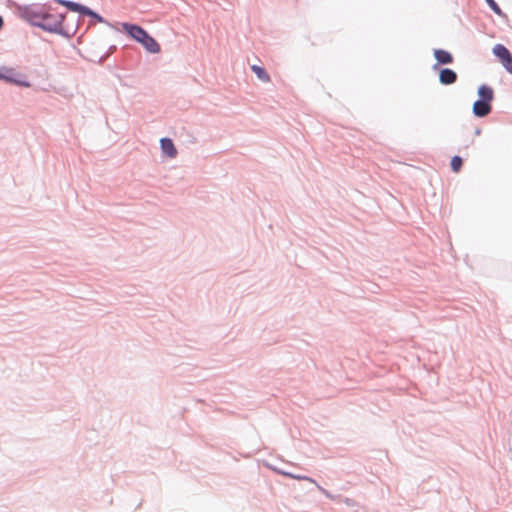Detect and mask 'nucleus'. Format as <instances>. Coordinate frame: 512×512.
<instances>
[{
    "instance_id": "1",
    "label": "nucleus",
    "mask_w": 512,
    "mask_h": 512,
    "mask_svg": "<svg viewBox=\"0 0 512 512\" xmlns=\"http://www.w3.org/2000/svg\"><path fill=\"white\" fill-rule=\"evenodd\" d=\"M122 28L130 37L142 44L148 52L153 54L160 52L161 48L158 42L142 27L130 23H123Z\"/></svg>"
},
{
    "instance_id": "2",
    "label": "nucleus",
    "mask_w": 512,
    "mask_h": 512,
    "mask_svg": "<svg viewBox=\"0 0 512 512\" xmlns=\"http://www.w3.org/2000/svg\"><path fill=\"white\" fill-rule=\"evenodd\" d=\"M64 19V15L46 10L44 16H42V21L38 23V27L49 32H60Z\"/></svg>"
},
{
    "instance_id": "3",
    "label": "nucleus",
    "mask_w": 512,
    "mask_h": 512,
    "mask_svg": "<svg viewBox=\"0 0 512 512\" xmlns=\"http://www.w3.org/2000/svg\"><path fill=\"white\" fill-rule=\"evenodd\" d=\"M55 1L58 4L65 6L70 11L78 12L80 14L87 15V16H91V17L95 18L98 22H103V18L100 15H98L97 13H95L90 8H88L84 5H81V4L72 2V1H68V0H55Z\"/></svg>"
},
{
    "instance_id": "4",
    "label": "nucleus",
    "mask_w": 512,
    "mask_h": 512,
    "mask_svg": "<svg viewBox=\"0 0 512 512\" xmlns=\"http://www.w3.org/2000/svg\"><path fill=\"white\" fill-rule=\"evenodd\" d=\"M25 76L13 68H3L0 69V79L6 80L8 82L14 83L23 87H30V83L25 80Z\"/></svg>"
},
{
    "instance_id": "5",
    "label": "nucleus",
    "mask_w": 512,
    "mask_h": 512,
    "mask_svg": "<svg viewBox=\"0 0 512 512\" xmlns=\"http://www.w3.org/2000/svg\"><path fill=\"white\" fill-rule=\"evenodd\" d=\"M25 76L13 68H3L0 69V79L6 80L8 82L14 83L23 87H30V83L25 80Z\"/></svg>"
},
{
    "instance_id": "6",
    "label": "nucleus",
    "mask_w": 512,
    "mask_h": 512,
    "mask_svg": "<svg viewBox=\"0 0 512 512\" xmlns=\"http://www.w3.org/2000/svg\"><path fill=\"white\" fill-rule=\"evenodd\" d=\"M493 54L498 58L508 73L512 74V54L502 44H496L493 47Z\"/></svg>"
},
{
    "instance_id": "7",
    "label": "nucleus",
    "mask_w": 512,
    "mask_h": 512,
    "mask_svg": "<svg viewBox=\"0 0 512 512\" xmlns=\"http://www.w3.org/2000/svg\"><path fill=\"white\" fill-rule=\"evenodd\" d=\"M491 111V104L487 101L477 100L473 104V113L477 117H484L488 115Z\"/></svg>"
},
{
    "instance_id": "8",
    "label": "nucleus",
    "mask_w": 512,
    "mask_h": 512,
    "mask_svg": "<svg viewBox=\"0 0 512 512\" xmlns=\"http://www.w3.org/2000/svg\"><path fill=\"white\" fill-rule=\"evenodd\" d=\"M439 80L444 85H450L457 80V74L453 70L445 68L440 71Z\"/></svg>"
},
{
    "instance_id": "9",
    "label": "nucleus",
    "mask_w": 512,
    "mask_h": 512,
    "mask_svg": "<svg viewBox=\"0 0 512 512\" xmlns=\"http://www.w3.org/2000/svg\"><path fill=\"white\" fill-rule=\"evenodd\" d=\"M161 149L164 154H166L170 158H174L177 155V149L175 148L173 142L169 138L161 139Z\"/></svg>"
},
{
    "instance_id": "10",
    "label": "nucleus",
    "mask_w": 512,
    "mask_h": 512,
    "mask_svg": "<svg viewBox=\"0 0 512 512\" xmlns=\"http://www.w3.org/2000/svg\"><path fill=\"white\" fill-rule=\"evenodd\" d=\"M434 56L439 64H450L453 62L452 55L446 50L436 49Z\"/></svg>"
},
{
    "instance_id": "11",
    "label": "nucleus",
    "mask_w": 512,
    "mask_h": 512,
    "mask_svg": "<svg viewBox=\"0 0 512 512\" xmlns=\"http://www.w3.org/2000/svg\"><path fill=\"white\" fill-rule=\"evenodd\" d=\"M478 94L481 97L480 100L482 101H487L488 103H491V101L493 100L494 93L492 88H490L489 86H480L478 89Z\"/></svg>"
},
{
    "instance_id": "12",
    "label": "nucleus",
    "mask_w": 512,
    "mask_h": 512,
    "mask_svg": "<svg viewBox=\"0 0 512 512\" xmlns=\"http://www.w3.org/2000/svg\"><path fill=\"white\" fill-rule=\"evenodd\" d=\"M46 9H37V10H30L28 11V16L31 22L38 26V23L42 21V16H44Z\"/></svg>"
},
{
    "instance_id": "13",
    "label": "nucleus",
    "mask_w": 512,
    "mask_h": 512,
    "mask_svg": "<svg viewBox=\"0 0 512 512\" xmlns=\"http://www.w3.org/2000/svg\"><path fill=\"white\" fill-rule=\"evenodd\" d=\"M252 71L257 75V77L263 82H270V76L266 72V70L258 65H253L251 67Z\"/></svg>"
},
{
    "instance_id": "14",
    "label": "nucleus",
    "mask_w": 512,
    "mask_h": 512,
    "mask_svg": "<svg viewBox=\"0 0 512 512\" xmlns=\"http://www.w3.org/2000/svg\"><path fill=\"white\" fill-rule=\"evenodd\" d=\"M462 164H463L462 158L459 156H454L451 159V169L455 173H458L461 170Z\"/></svg>"
},
{
    "instance_id": "15",
    "label": "nucleus",
    "mask_w": 512,
    "mask_h": 512,
    "mask_svg": "<svg viewBox=\"0 0 512 512\" xmlns=\"http://www.w3.org/2000/svg\"><path fill=\"white\" fill-rule=\"evenodd\" d=\"M487 3L489 4L490 8L495 12L497 13L498 15H501L502 14V11L500 9V7L497 5V3L494 1V0H486Z\"/></svg>"
},
{
    "instance_id": "16",
    "label": "nucleus",
    "mask_w": 512,
    "mask_h": 512,
    "mask_svg": "<svg viewBox=\"0 0 512 512\" xmlns=\"http://www.w3.org/2000/svg\"><path fill=\"white\" fill-rule=\"evenodd\" d=\"M283 475L285 476H288V477H291L293 479H297V480H307V481H310V482H313V480L309 477H306V476H301V475H294V474H291V473H286V472H282Z\"/></svg>"
},
{
    "instance_id": "17",
    "label": "nucleus",
    "mask_w": 512,
    "mask_h": 512,
    "mask_svg": "<svg viewBox=\"0 0 512 512\" xmlns=\"http://www.w3.org/2000/svg\"><path fill=\"white\" fill-rule=\"evenodd\" d=\"M2 26H3V19H2V17L0 16V29L2 28Z\"/></svg>"
}]
</instances>
